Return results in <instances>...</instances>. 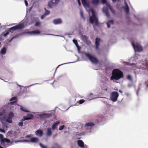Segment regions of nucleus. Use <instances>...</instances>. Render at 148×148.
Segmentation results:
<instances>
[{"label":"nucleus","mask_w":148,"mask_h":148,"mask_svg":"<svg viewBox=\"0 0 148 148\" xmlns=\"http://www.w3.org/2000/svg\"><path fill=\"white\" fill-rule=\"evenodd\" d=\"M9 34V32L8 31L6 32V33H4L3 35L5 37L7 35H8Z\"/></svg>","instance_id":"obj_43"},{"label":"nucleus","mask_w":148,"mask_h":148,"mask_svg":"<svg viewBox=\"0 0 148 148\" xmlns=\"http://www.w3.org/2000/svg\"><path fill=\"white\" fill-rule=\"evenodd\" d=\"M95 125V124L92 122L86 123L85 126L86 127H91Z\"/></svg>","instance_id":"obj_22"},{"label":"nucleus","mask_w":148,"mask_h":148,"mask_svg":"<svg viewBox=\"0 0 148 148\" xmlns=\"http://www.w3.org/2000/svg\"><path fill=\"white\" fill-rule=\"evenodd\" d=\"M60 123L59 121H57L55 122L51 126V128L53 130H54L56 128L57 126Z\"/></svg>","instance_id":"obj_16"},{"label":"nucleus","mask_w":148,"mask_h":148,"mask_svg":"<svg viewBox=\"0 0 148 148\" xmlns=\"http://www.w3.org/2000/svg\"><path fill=\"white\" fill-rule=\"evenodd\" d=\"M0 131L2 132L5 133V131L3 129H0Z\"/></svg>","instance_id":"obj_49"},{"label":"nucleus","mask_w":148,"mask_h":148,"mask_svg":"<svg viewBox=\"0 0 148 148\" xmlns=\"http://www.w3.org/2000/svg\"><path fill=\"white\" fill-rule=\"evenodd\" d=\"M90 22L92 24L95 22L96 26H98L99 23L98 18L96 17L95 12L92 11V15L90 17Z\"/></svg>","instance_id":"obj_2"},{"label":"nucleus","mask_w":148,"mask_h":148,"mask_svg":"<svg viewBox=\"0 0 148 148\" xmlns=\"http://www.w3.org/2000/svg\"><path fill=\"white\" fill-rule=\"evenodd\" d=\"M119 91L120 92H122L120 90H119Z\"/></svg>","instance_id":"obj_60"},{"label":"nucleus","mask_w":148,"mask_h":148,"mask_svg":"<svg viewBox=\"0 0 148 148\" xmlns=\"http://www.w3.org/2000/svg\"><path fill=\"white\" fill-rule=\"evenodd\" d=\"M40 145L42 148H47V146L43 145L41 143L40 144Z\"/></svg>","instance_id":"obj_42"},{"label":"nucleus","mask_w":148,"mask_h":148,"mask_svg":"<svg viewBox=\"0 0 148 148\" xmlns=\"http://www.w3.org/2000/svg\"><path fill=\"white\" fill-rule=\"evenodd\" d=\"M53 23L55 25H57L61 23L62 21L60 18L56 19L53 20Z\"/></svg>","instance_id":"obj_11"},{"label":"nucleus","mask_w":148,"mask_h":148,"mask_svg":"<svg viewBox=\"0 0 148 148\" xmlns=\"http://www.w3.org/2000/svg\"><path fill=\"white\" fill-rule=\"evenodd\" d=\"M41 115L42 116H46V115H47V117H49V114H47L46 113H43L42 114H41Z\"/></svg>","instance_id":"obj_45"},{"label":"nucleus","mask_w":148,"mask_h":148,"mask_svg":"<svg viewBox=\"0 0 148 148\" xmlns=\"http://www.w3.org/2000/svg\"><path fill=\"white\" fill-rule=\"evenodd\" d=\"M80 15H81V16L83 18H84V16L82 12H80Z\"/></svg>","instance_id":"obj_48"},{"label":"nucleus","mask_w":148,"mask_h":148,"mask_svg":"<svg viewBox=\"0 0 148 148\" xmlns=\"http://www.w3.org/2000/svg\"><path fill=\"white\" fill-rule=\"evenodd\" d=\"M107 27L108 28H109L110 27V25L109 23L108 22L107 23Z\"/></svg>","instance_id":"obj_51"},{"label":"nucleus","mask_w":148,"mask_h":148,"mask_svg":"<svg viewBox=\"0 0 148 148\" xmlns=\"http://www.w3.org/2000/svg\"><path fill=\"white\" fill-rule=\"evenodd\" d=\"M82 3L84 6H86L88 7L89 6V4L86 2V0H81Z\"/></svg>","instance_id":"obj_23"},{"label":"nucleus","mask_w":148,"mask_h":148,"mask_svg":"<svg viewBox=\"0 0 148 148\" xmlns=\"http://www.w3.org/2000/svg\"><path fill=\"white\" fill-rule=\"evenodd\" d=\"M147 64L146 63L140 64V65H138V69L142 70H145L147 68Z\"/></svg>","instance_id":"obj_8"},{"label":"nucleus","mask_w":148,"mask_h":148,"mask_svg":"<svg viewBox=\"0 0 148 148\" xmlns=\"http://www.w3.org/2000/svg\"><path fill=\"white\" fill-rule=\"evenodd\" d=\"M20 110L23 112H30L29 110L25 107H22L20 108Z\"/></svg>","instance_id":"obj_19"},{"label":"nucleus","mask_w":148,"mask_h":148,"mask_svg":"<svg viewBox=\"0 0 148 148\" xmlns=\"http://www.w3.org/2000/svg\"><path fill=\"white\" fill-rule=\"evenodd\" d=\"M85 101V100L84 99H81L79 101V103L80 104H82V103H84Z\"/></svg>","instance_id":"obj_38"},{"label":"nucleus","mask_w":148,"mask_h":148,"mask_svg":"<svg viewBox=\"0 0 148 148\" xmlns=\"http://www.w3.org/2000/svg\"><path fill=\"white\" fill-rule=\"evenodd\" d=\"M82 39L84 42H87L88 44L91 43V42L90 41L88 40V37L85 35H84L82 36Z\"/></svg>","instance_id":"obj_14"},{"label":"nucleus","mask_w":148,"mask_h":148,"mask_svg":"<svg viewBox=\"0 0 148 148\" xmlns=\"http://www.w3.org/2000/svg\"><path fill=\"white\" fill-rule=\"evenodd\" d=\"M27 33H30L31 35H33L34 34H40V32L39 30L36 29L32 32H27Z\"/></svg>","instance_id":"obj_12"},{"label":"nucleus","mask_w":148,"mask_h":148,"mask_svg":"<svg viewBox=\"0 0 148 148\" xmlns=\"http://www.w3.org/2000/svg\"><path fill=\"white\" fill-rule=\"evenodd\" d=\"M0 148H4L3 147H2L0 146Z\"/></svg>","instance_id":"obj_59"},{"label":"nucleus","mask_w":148,"mask_h":148,"mask_svg":"<svg viewBox=\"0 0 148 148\" xmlns=\"http://www.w3.org/2000/svg\"><path fill=\"white\" fill-rule=\"evenodd\" d=\"M99 121H97V122H99Z\"/></svg>","instance_id":"obj_64"},{"label":"nucleus","mask_w":148,"mask_h":148,"mask_svg":"<svg viewBox=\"0 0 148 148\" xmlns=\"http://www.w3.org/2000/svg\"><path fill=\"white\" fill-rule=\"evenodd\" d=\"M27 116L28 117L31 118V119H32V118H33L34 117L33 115L32 114H28Z\"/></svg>","instance_id":"obj_35"},{"label":"nucleus","mask_w":148,"mask_h":148,"mask_svg":"<svg viewBox=\"0 0 148 148\" xmlns=\"http://www.w3.org/2000/svg\"><path fill=\"white\" fill-rule=\"evenodd\" d=\"M35 134L38 136L41 137L43 134V131L41 130H38L36 132Z\"/></svg>","instance_id":"obj_10"},{"label":"nucleus","mask_w":148,"mask_h":148,"mask_svg":"<svg viewBox=\"0 0 148 148\" xmlns=\"http://www.w3.org/2000/svg\"><path fill=\"white\" fill-rule=\"evenodd\" d=\"M40 22H37L36 23L35 26H39L40 25Z\"/></svg>","instance_id":"obj_37"},{"label":"nucleus","mask_w":148,"mask_h":148,"mask_svg":"<svg viewBox=\"0 0 148 148\" xmlns=\"http://www.w3.org/2000/svg\"><path fill=\"white\" fill-rule=\"evenodd\" d=\"M77 47L78 50H79L80 49V47L78 45H77Z\"/></svg>","instance_id":"obj_55"},{"label":"nucleus","mask_w":148,"mask_h":148,"mask_svg":"<svg viewBox=\"0 0 148 148\" xmlns=\"http://www.w3.org/2000/svg\"><path fill=\"white\" fill-rule=\"evenodd\" d=\"M2 115V114H0V115Z\"/></svg>","instance_id":"obj_62"},{"label":"nucleus","mask_w":148,"mask_h":148,"mask_svg":"<svg viewBox=\"0 0 148 148\" xmlns=\"http://www.w3.org/2000/svg\"><path fill=\"white\" fill-rule=\"evenodd\" d=\"M25 4L26 6H28V3L27 1L26 0H25Z\"/></svg>","instance_id":"obj_50"},{"label":"nucleus","mask_w":148,"mask_h":148,"mask_svg":"<svg viewBox=\"0 0 148 148\" xmlns=\"http://www.w3.org/2000/svg\"><path fill=\"white\" fill-rule=\"evenodd\" d=\"M12 119L8 117L6 119V121L8 123H11L12 122Z\"/></svg>","instance_id":"obj_31"},{"label":"nucleus","mask_w":148,"mask_h":148,"mask_svg":"<svg viewBox=\"0 0 148 148\" xmlns=\"http://www.w3.org/2000/svg\"><path fill=\"white\" fill-rule=\"evenodd\" d=\"M125 9V12L126 14H128L129 12V8L127 3H125V4L124 7Z\"/></svg>","instance_id":"obj_15"},{"label":"nucleus","mask_w":148,"mask_h":148,"mask_svg":"<svg viewBox=\"0 0 148 148\" xmlns=\"http://www.w3.org/2000/svg\"><path fill=\"white\" fill-rule=\"evenodd\" d=\"M4 138H3V136L2 134H0V139L1 140V142H2V140H3V139Z\"/></svg>","instance_id":"obj_40"},{"label":"nucleus","mask_w":148,"mask_h":148,"mask_svg":"<svg viewBox=\"0 0 148 148\" xmlns=\"http://www.w3.org/2000/svg\"><path fill=\"white\" fill-rule=\"evenodd\" d=\"M45 15L44 14L43 15L41 16V19H43L44 18V17H45Z\"/></svg>","instance_id":"obj_52"},{"label":"nucleus","mask_w":148,"mask_h":148,"mask_svg":"<svg viewBox=\"0 0 148 148\" xmlns=\"http://www.w3.org/2000/svg\"><path fill=\"white\" fill-rule=\"evenodd\" d=\"M110 9L111 12L114 14H115V10L113 9L110 6L109 7Z\"/></svg>","instance_id":"obj_29"},{"label":"nucleus","mask_w":148,"mask_h":148,"mask_svg":"<svg viewBox=\"0 0 148 148\" xmlns=\"http://www.w3.org/2000/svg\"><path fill=\"white\" fill-rule=\"evenodd\" d=\"M24 27V25L23 23H21L10 28L9 31L10 32L12 33L15 30L23 28Z\"/></svg>","instance_id":"obj_3"},{"label":"nucleus","mask_w":148,"mask_h":148,"mask_svg":"<svg viewBox=\"0 0 148 148\" xmlns=\"http://www.w3.org/2000/svg\"><path fill=\"white\" fill-rule=\"evenodd\" d=\"M78 146L82 148H84V145L83 142L81 140H79L77 141Z\"/></svg>","instance_id":"obj_13"},{"label":"nucleus","mask_w":148,"mask_h":148,"mask_svg":"<svg viewBox=\"0 0 148 148\" xmlns=\"http://www.w3.org/2000/svg\"><path fill=\"white\" fill-rule=\"evenodd\" d=\"M31 119V118L28 117L27 116H24L23 118L22 119L21 121H23L25 120H28Z\"/></svg>","instance_id":"obj_25"},{"label":"nucleus","mask_w":148,"mask_h":148,"mask_svg":"<svg viewBox=\"0 0 148 148\" xmlns=\"http://www.w3.org/2000/svg\"><path fill=\"white\" fill-rule=\"evenodd\" d=\"M17 100V98L16 97H12L10 99V101H12L13 100H15L16 101ZM16 102V101H14V102Z\"/></svg>","instance_id":"obj_30"},{"label":"nucleus","mask_w":148,"mask_h":148,"mask_svg":"<svg viewBox=\"0 0 148 148\" xmlns=\"http://www.w3.org/2000/svg\"><path fill=\"white\" fill-rule=\"evenodd\" d=\"M85 55L92 62L95 63H97L98 62V60L95 58L93 57L90 53H85Z\"/></svg>","instance_id":"obj_5"},{"label":"nucleus","mask_w":148,"mask_h":148,"mask_svg":"<svg viewBox=\"0 0 148 148\" xmlns=\"http://www.w3.org/2000/svg\"><path fill=\"white\" fill-rule=\"evenodd\" d=\"M73 43L75 44V45L77 47V45H78V44L77 40H73Z\"/></svg>","instance_id":"obj_34"},{"label":"nucleus","mask_w":148,"mask_h":148,"mask_svg":"<svg viewBox=\"0 0 148 148\" xmlns=\"http://www.w3.org/2000/svg\"><path fill=\"white\" fill-rule=\"evenodd\" d=\"M60 0H51L48 3L47 6L48 8H52L53 7L58 4Z\"/></svg>","instance_id":"obj_7"},{"label":"nucleus","mask_w":148,"mask_h":148,"mask_svg":"<svg viewBox=\"0 0 148 148\" xmlns=\"http://www.w3.org/2000/svg\"><path fill=\"white\" fill-rule=\"evenodd\" d=\"M112 76L110 77L112 80L115 79L118 80L121 78L123 77V73L119 69H116L113 70L112 73Z\"/></svg>","instance_id":"obj_1"},{"label":"nucleus","mask_w":148,"mask_h":148,"mask_svg":"<svg viewBox=\"0 0 148 148\" xmlns=\"http://www.w3.org/2000/svg\"><path fill=\"white\" fill-rule=\"evenodd\" d=\"M52 132L51 131V128H48L47 130V135L48 136H51L52 135Z\"/></svg>","instance_id":"obj_20"},{"label":"nucleus","mask_w":148,"mask_h":148,"mask_svg":"<svg viewBox=\"0 0 148 148\" xmlns=\"http://www.w3.org/2000/svg\"><path fill=\"white\" fill-rule=\"evenodd\" d=\"M100 41L101 40L100 38H96L95 44L96 49H99V43Z\"/></svg>","instance_id":"obj_9"},{"label":"nucleus","mask_w":148,"mask_h":148,"mask_svg":"<svg viewBox=\"0 0 148 148\" xmlns=\"http://www.w3.org/2000/svg\"><path fill=\"white\" fill-rule=\"evenodd\" d=\"M64 125H61L60 126L59 128V130H62L64 128Z\"/></svg>","instance_id":"obj_33"},{"label":"nucleus","mask_w":148,"mask_h":148,"mask_svg":"<svg viewBox=\"0 0 148 148\" xmlns=\"http://www.w3.org/2000/svg\"><path fill=\"white\" fill-rule=\"evenodd\" d=\"M146 87L147 88H148V84L146 85Z\"/></svg>","instance_id":"obj_57"},{"label":"nucleus","mask_w":148,"mask_h":148,"mask_svg":"<svg viewBox=\"0 0 148 148\" xmlns=\"http://www.w3.org/2000/svg\"><path fill=\"white\" fill-rule=\"evenodd\" d=\"M129 63L128 62H126L125 64L127 65H129Z\"/></svg>","instance_id":"obj_56"},{"label":"nucleus","mask_w":148,"mask_h":148,"mask_svg":"<svg viewBox=\"0 0 148 148\" xmlns=\"http://www.w3.org/2000/svg\"><path fill=\"white\" fill-rule=\"evenodd\" d=\"M112 1L113 2H115L116 1V0H112Z\"/></svg>","instance_id":"obj_58"},{"label":"nucleus","mask_w":148,"mask_h":148,"mask_svg":"<svg viewBox=\"0 0 148 148\" xmlns=\"http://www.w3.org/2000/svg\"><path fill=\"white\" fill-rule=\"evenodd\" d=\"M45 10V12L44 14L45 16L49 14L50 13V11L47 10L46 8H44Z\"/></svg>","instance_id":"obj_28"},{"label":"nucleus","mask_w":148,"mask_h":148,"mask_svg":"<svg viewBox=\"0 0 148 148\" xmlns=\"http://www.w3.org/2000/svg\"><path fill=\"white\" fill-rule=\"evenodd\" d=\"M119 95L118 92L116 91L112 92L111 94L110 98L113 101H116Z\"/></svg>","instance_id":"obj_6"},{"label":"nucleus","mask_w":148,"mask_h":148,"mask_svg":"<svg viewBox=\"0 0 148 148\" xmlns=\"http://www.w3.org/2000/svg\"><path fill=\"white\" fill-rule=\"evenodd\" d=\"M5 142L9 143L10 142V141L8 139L4 138L2 140V142L1 143H4Z\"/></svg>","instance_id":"obj_24"},{"label":"nucleus","mask_w":148,"mask_h":148,"mask_svg":"<svg viewBox=\"0 0 148 148\" xmlns=\"http://www.w3.org/2000/svg\"><path fill=\"white\" fill-rule=\"evenodd\" d=\"M24 141H25V142H30V141H29L28 140H24Z\"/></svg>","instance_id":"obj_54"},{"label":"nucleus","mask_w":148,"mask_h":148,"mask_svg":"<svg viewBox=\"0 0 148 148\" xmlns=\"http://www.w3.org/2000/svg\"><path fill=\"white\" fill-rule=\"evenodd\" d=\"M127 78L130 81H132V78L131 76L130 75H128L127 76Z\"/></svg>","instance_id":"obj_36"},{"label":"nucleus","mask_w":148,"mask_h":148,"mask_svg":"<svg viewBox=\"0 0 148 148\" xmlns=\"http://www.w3.org/2000/svg\"><path fill=\"white\" fill-rule=\"evenodd\" d=\"M132 44L135 51L141 52L143 51V48L140 44L138 43L135 44L133 42H132Z\"/></svg>","instance_id":"obj_4"},{"label":"nucleus","mask_w":148,"mask_h":148,"mask_svg":"<svg viewBox=\"0 0 148 148\" xmlns=\"http://www.w3.org/2000/svg\"><path fill=\"white\" fill-rule=\"evenodd\" d=\"M77 1L79 5L80 6L81 5V3L80 0H77Z\"/></svg>","instance_id":"obj_53"},{"label":"nucleus","mask_w":148,"mask_h":148,"mask_svg":"<svg viewBox=\"0 0 148 148\" xmlns=\"http://www.w3.org/2000/svg\"><path fill=\"white\" fill-rule=\"evenodd\" d=\"M23 121H21V122H19L18 123V125L20 126H23Z\"/></svg>","instance_id":"obj_39"},{"label":"nucleus","mask_w":148,"mask_h":148,"mask_svg":"<svg viewBox=\"0 0 148 148\" xmlns=\"http://www.w3.org/2000/svg\"><path fill=\"white\" fill-rule=\"evenodd\" d=\"M108 22L109 23H111L112 24H113L114 23V21L113 20H111L109 21Z\"/></svg>","instance_id":"obj_44"},{"label":"nucleus","mask_w":148,"mask_h":148,"mask_svg":"<svg viewBox=\"0 0 148 148\" xmlns=\"http://www.w3.org/2000/svg\"><path fill=\"white\" fill-rule=\"evenodd\" d=\"M106 15L108 17H110V14L108 12H106L105 13Z\"/></svg>","instance_id":"obj_41"},{"label":"nucleus","mask_w":148,"mask_h":148,"mask_svg":"<svg viewBox=\"0 0 148 148\" xmlns=\"http://www.w3.org/2000/svg\"><path fill=\"white\" fill-rule=\"evenodd\" d=\"M59 66H59H58L57 67V68H58V66Z\"/></svg>","instance_id":"obj_63"},{"label":"nucleus","mask_w":148,"mask_h":148,"mask_svg":"<svg viewBox=\"0 0 148 148\" xmlns=\"http://www.w3.org/2000/svg\"><path fill=\"white\" fill-rule=\"evenodd\" d=\"M38 139L36 137H33L31 139L30 141L32 143H36L38 142Z\"/></svg>","instance_id":"obj_17"},{"label":"nucleus","mask_w":148,"mask_h":148,"mask_svg":"<svg viewBox=\"0 0 148 148\" xmlns=\"http://www.w3.org/2000/svg\"><path fill=\"white\" fill-rule=\"evenodd\" d=\"M101 2L103 4L105 3H106L107 1L106 0H102Z\"/></svg>","instance_id":"obj_47"},{"label":"nucleus","mask_w":148,"mask_h":148,"mask_svg":"<svg viewBox=\"0 0 148 148\" xmlns=\"http://www.w3.org/2000/svg\"><path fill=\"white\" fill-rule=\"evenodd\" d=\"M99 0H93L92 1V3L94 5H97L99 3Z\"/></svg>","instance_id":"obj_21"},{"label":"nucleus","mask_w":148,"mask_h":148,"mask_svg":"<svg viewBox=\"0 0 148 148\" xmlns=\"http://www.w3.org/2000/svg\"><path fill=\"white\" fill-rule=\"evenodd\" d=\"M146 83H147V82H145V84H146Z\"/></svg>","instance_id":"obj_61"},{"label":"nucleus","mask_w":148,"mask_h":148,"mask_svg":"<svg viewBox=\"0 0 148 148\" xmlns=\"http://www.w3.org/2000/svg\"><path fill=\"white\" fill-rule=\"evenodd\" d=\"M14 115L13 113L12 112H10L9 114L8 117L12 119L14 116Z\"/></svg>","instance_id":"obj_27"},{"label":"nucleus","mask_w":148,"mask_h":148,"mask_svg":"<svg viewBox=\"0 0 148 148\" xmlns=\"http://www.w3.org/2000/svg\"><path fill=\"white\" fill-rule=\"evenodd\" d=\"M1 52L2 54H4L6 52V49L5 47H3L1 50Z\"/></svg>","instance_id":"obj_26"},{"label":"nucleus","mask_w":148,"mask_h":148,"mask_svg":"<svg viewBox=\"0 0 148 148\" xmlns=\"http://www.w3.org/2000/svg\"><path fill=\"white\" fill-rule=\"evenodd\" d=\"M32 134L28 135H26L25 136V137L27 138H30L31 137H32Z\"/></svg>","instance_id":"obj_46"},{"label":"nucleus","mask_w":148,"mask_h":148,"mask_svg":"<svg viewBox=\"0 0 148 148\" xmlns=\"http://www.w3.org/2000/svg\"><path fill=\"white\" fill-rule=\"evenodd\" d=\"M101 89L103 90L104 91L106 92L108 90V87L104 84H103L101 85Z\"/></svg>","instance_id":"obj_18"},{"label":"nucleus","mask_w":148,"mask_h":148,"mask_svg":"<svg viewBox=\"0 0 148 148\" xmlns=\"http://www.w3.org/2000/svg\"><path fill=\"white\" fill-rule=\"evenodd\" d=\"M103 11L104 13L108 12V9L106 8H103Z\"/></svg>","instance_id":"obj_32"}]
</instances>
